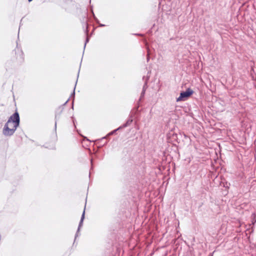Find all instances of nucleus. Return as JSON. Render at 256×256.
Segmentation results:
<instances>
[{
    "label": "nucleus",
    "instance_id": "obj_1",
    "mask_svg": "<svg viewBox=\"0 0 256 256\" xmlns=\"http://www.w3.org/2000/svg\"><path fill=\"white\" fill-rule=\"evenodd\" d=\"M20 124V116L18 112H16L8 119L6 123L3 133L6 136L12 135Z\"/></svg>",
    "mask_w": 256,
    "mask_h": 256
},
{
    "label": "nucleus",
    "instance_id": "obj_2",
    "mask_svg": "<svg viewBox=\"0 0 256 256\" xmlns=\"http://www.w3.org/2000/svg\"><path fill=\"white\" fill-rule=\"evenodd\" d=\"M193 92H194L191 88H188L186 92L180 93V96L177 98V101L184 100L185 98L190 97Z\"/></svg>",
    "mask_w": 256,
    "mask_h": 256
},
{
    "label": "nucleus",
    "instance_id": "obj_3",
    "mask_svg": "<svg viewBox=\"0 0 256 256\" xmlns=\"http://www.w3.org/2000/svg\"><path fill=\"white\" fill-rule=\"evenodd\" d=\"M14 57L16 60H23V52L21 50L18 48H16L14 50Z\"/></svg>",
    "mask_w": 256,
    "mask_h": 256
},
{
    "label": "nucleus",
    "instance_id": "obj_4",
    "mask_svg": "<svg viewBox=\"0 0 256 256\" xmlns=\"http://www.w3.org/2000/svg\"><path fill=\"white\" fill-rule=\"evenodd\" d=\"M84 212H83V214H82V218H81V220L82 221L83 220V219L84 218Z\"/></svg>",
    "mask_w": 256,
    "mask_h": 256
},
{
    "label": "nucleus",
    "instance_id": "obj_5",
    "mask_svg": "<svg viewBox=\"0 0 256 256\" xmlns=\"http://www.w3.org/2000/svg\"><path fill=\"white\" fill-rule=\"evenodd\" d=\"M32 0H28L29 2H31L32 1Z\"/></svg>",
    "mask_w": 256,
    "mask_h": 256
}]
</instances>
